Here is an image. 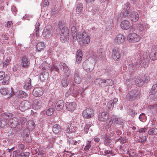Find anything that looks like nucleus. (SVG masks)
I'll use <instances>...</instances> for the list:
<instances>
[{
    "label": "nucleus",
    "mask_w": 157,
    "mask_h": 157,
    "mask_svg": "<svg viewBox=\"0 0 157 157\" xmlns=\"http://www.w3.org/2000/svg\"><path fill=\"white\" fill-rule=\"evenodd\" d=\"M101 50L100 49L98 51L97 53L99 57L101 58H102V57L104 56V53L102 52L101 51Z\"/></svg>",
    "instance_id": "64"
},
{
    "label": "nucleus",
    "mask_w": 157,
    "mask_h": 157,
    "mask_svg": "<svg viewBox=\"0 0 157 157\" xmlns=\"http://www.w3.org/2000/svg\"><path fill=\"white\" fill-rule=\"evenodd\" d=\"M157 108V104H156L149 105L147 107V108L150 110H151L152 109H153L155 108Z\"/></svg>",
    "instance_id": "62"
},
{
    "label": "nucleus",
    "mask_w": 157,
    "mask_h": 157,
    "mask_svg": "<svg viewBox=\"0 0 157 157\" xmlns=\"http://www.w3.org/2000/svg\"><path fill=\"white\" fill-rule=\"evenodd\" d=\"M54 109L53 108H50L48 109L46 111V114L48 116H51L52 115Z\"/></svg>",
    "instance_id": "55"
},
{
    "label": "nucleus",
    "mask_w": 157,
    "mask_h": 157,
    "mask_svg": "<svg viewBox=\"0 0 157 157\" xmlns=\"http://www.w3.org/2000/svg\"><path fill=\"white\" fill-rule=\"evenodd\" d=\"M21 65L22 67H27L29 64V61L27 57L26 56H23L21 58Z\"/></svg>",
    "instance_id": "28"
},
{
    "label": "nucleus",
    "mask_w": 157,
    "mask_h": 157,
    "mask_svg": "<svg viewBox=\"0 0 157 157\" xmlns=\"http://www.w3.org/2000/svg\"><path fill=\"white\" fill-rule=\"evenodd\" d=\"M13 114L11 113H5L1 114L0 113V127H2L1 123L2 121H5L6 119L11 118Z\"/></svg>",
    "instance_id": "12"
},
{
    "label": "nucleus",
    "mask_w": 157,
    "mask_h": 157,
    "mask_svg": "<svg viewBox=\"0 0 157 157\" xmlns=\"http://www.w3.org/2000/svg\"><path fill=\"white\" fill-rule=\"evenodd\" d=\"M129 18L131 20L134 22H137L139 18V15L137 12L135 11L131 12Z\"/></svg>",
    "instance_id": "20"
},
{
    "label": "nucleus",
    "mask_w": 157,
    "mask_h": 157,
    "mask_svg": "<svg viewBox=\"0 0 157 157\" xmlns=\"http://www.w3.org/2000/svg\"><path fill=\"white\" fill-rule=\"evenodd\" d=\"M127 39L130 42H138L140 40V37L136 33H132L128 35Z\"/></svg>",
    "instance_id": "11"
},
{
    "label": "nucleus",
    "mask_w": 157,
    "mask_h": 157,
    "mask_svg": "<svg viewBox=\"0 0 157 157\" xmlns=\"http://www.w3.org/2000/svg\"><path fill=\"white\" fill-rule=\"evenodd\" d=\"M133 82L132 80L128 79L126 80V83L128 87H131L132 85V83Z\"/></svg>",
    "instance_id": "60"
},
{
    "label": "nucleus",
    "mask_w": 157,
    "mask_h": 157,
    "mask_svg": "<svg viewBox=\"0 0 157 157\" xmlns=\"http://www.w3.org/2000/svg\"><path fill=\"white\" fill-rule=\"evenodd\" d=\"M136 28L137 30L140 32L141 34H143L144 31V28L143 25L141 24H136Z\"/></svg>",
    "instance_id": "35"
},
{
    "label": "nucleus",
    "mask_w": 157,
    "mask_h": 157,
    "mask_svg": "<svg viewBox=\"0 0 157 157\" xmlns=\"http://www.w3.org/2000/svg\"><path fill=\"white\" fill-rule=\"evenodd\" d=\"M63 100H61L58 101L56 104V109L58 111L61 110L64 106Z\"/></svg>",
    "instance_id": "26"
},
{
    "label": "nucleus",
    "mask_w": 157,
    "mask_h": 157,
    "mask_svg": "<svg viewBox=\"0 0 157 157\" xmlns=\"http://www.w3.org/2000/svg\"><path fill=\"white\" fill-rule=\"evenodd\" d=\"M45 47V45L43 42H38L36 46V49L39 52L43 51Z\"/></svg>",
    "instance_id": "32"
},
{
    "label": "nucleus",
    "mask_w": 157,
    "mask_h": 157,
    "mask_svg": "<svg viewBox=\"0 0 157 157\" xmlns=\"http://www.w3.org/2000/svg\"><path fill=\"white\" fill-rule=\"evenodd\" d=\"M123 11H130V4L129 3H126L124 6Z\"/></svg>",
    "instance_id": "47"
},
{
    "label": "nucleus",
    "mask_w": 157,
    "mask_h": 157,
    "mask_svg": "<svg viewBox=\"0 0 157 157\" xmlns=\"http://www.w3.org/2000/svg\"><path fill=\"white\" fill-rule=\"evenodd\" d=\"M43 6L44 7L47 6L49 3V0H43Z\"/></svg>",
    "instance_id": "58"
},
{
    "label": "nucleus",
    "mask_w": 157,
    "mask_h": 157,
    "mask_svg": "<svg viewBox=\"0 0 157 157\" xmlns=\"http://www.w3.org/2000/svg\"><path fill=\"white\" fill-rule=\"evenodd\" d=\"M21 151L18 150L13 151V156L15 157H21Z\"/></svg>",
    "instance_id": "46"
},
{
    "label": "nucleus",
    "mask_w": 157,
    "mask_h": 157,
    "mask_svg": "<svg viewBox=\"0 0 157 157\" xmlns=\"http://www.w3.org/2000/svg\"><path fill=\"white\" fill-rule=\"evenodd\" d=\"M118 99L114 98L113 100H111L108 103L107 105V110L110 111L112 110L113 108L114 104H116L118 101Z\"/></svg>",
    "instance_id": "18"
},
{
    "label": "nucleus",
    "mask_w": 157,
    "mask_h": 157,
    "mask_svg": "<svg viewBox=\"0 0 157 157\" xmlns=\"http://www.w3.org/2000/svg\"><path fill=\"white\" fill-rule=\"evenodd\" d=\"M59 66L62 70V71L66 74L69 71V68L67 65L64 63H61L59 64Z\"/></svg>",
    "instance_id": "33"
},
{
    "label": "nucleus",
    "mask_w": 157,
    "mask_h": 157,
    "mask_svg": "<svg viewBox=\"0 0 157 157\" xmlns=\"http://www.w3.org/2000/svg\"><path fill=\"white\" fill-rule=\"evenodd\" d=\"M78 39H79V43L82 45H86L90 42L89 35L87 33L83 32L82 33H79Z\"/></svg>",
    "instance_id": "4"
},
{
    "label": "nucleus",
    "mask_w": 157,
    "mask_h": 157,
    "mask_svg": "<svg viewBox=\"0 0 157 157\" xmlns=\"http://www.w3.org/2000/svg\"><path fill=\"white\" fill-rule=\"evenodd\" d=\"M43 92L41 88H36L33 90V94L35 97H40L43 94Z\"/></svg>",
    "instance_id": "19"
},
{
    "label": "nucleus",
    "mask_w": 157,
    "mask_h": 157,
    "mask_svg": "<svg viewBox=\"0 0 157 157\" xmlns=\"http://www.w3.org/2000/svg\"><path fill=\"white\" fill-rule=\"evenodd\" d=\"M92 125V123L91 122H89L86 124L84 127V131L86 132H88L89 128Z\"/></svg>",
    "instance_id": "49"
},
{
    "label": "nucleus",
    "mask_w": 157,
    "mask_h": 157,
    "mask_svg": "<svg viewBox=\"0 0 157 157\" xmlns=\"http://www.w3.org/2000/svg\"><path fill=\"white\" fill-rule=\"evenodd\" d=\"M69 35H64L61 34L60 38V40L63 43H65L68 40Z\"/></svg>",
    "instance_id": "36"
},
{
    "label": "nucleus",
    "mask_w": 157,
    "mask_h": 157,
    "mask_svg": "<svg viewBox=\"0 0 157 157\" xmlns=\"http://www.w3.org/2000/svg\"><path fill=\"white\" fill-rule=\"evenodd\" d=\"M149 58L152 60L157 59V46L152 47L151 53L149 55Z\"/></svg>",
    "instance_id": "14"
},
{
    "label": "nucleus",
    "mask_w": 157,
    "mask_h": 157,
    "mask_svg": "<svg viewBox=\"0 0 157 157\" xmlns=\"http://www.w3.org/2000/svg\"><path fill=\"white\" fill-rule=\"evenodd\" d=\"M51 26H48L46 27L43 30L42 37L45 38H48L52 36L53 32L52 30L50 28Z\"/></svg>",
    "instance_id": "8"
},
{
    "label": "nucleus",
    "mask_w": 157,
    "mask_h": 157,
    "mask_svg": "<svg viewBox=\"0 0 157 157\" xmlns=\"http://www.w3.org/2000/svg\"><path fill=\"white\" fill-rule=\"evenodd\" d=\"M71 31L72 33V36L75 40L78 39V34L79 33H77V28L75 26H72L71 28Z\"/></svg>",
    "instance_id": "22"
},
{
    "label": "nucleus",
    "mask_w": 157,
    "mask_h": 157,
    "mask_svg": "<svg viewBox=\"0 0 157 157\" xmlns=\"http://www.w3.org/2000/svg\"><path fill=\"white\" fill-rule=\"evenodd\" d=\"M31 107L30 103L28 101L24 100L22 101L19 106V109L21 111H23L25 110L28 109Z\"/></svg>",
    "instance_id": "7"
},
{
    "label": "nucleus",
    "mask_w": 157,
    "mask_h": 157,
    "mask_svg": "<svg viewBox=\"0 0 157 157\" xmlns=\"http://www.w3.org/2000/svg\"><path fill=\"white\" fill-rule=\"evenodd\" d=\"M148 54H143V57H142L141 60L139 62V66L145 67L147 66V63L149 61Z\"/></svg>",
    "instance_id": "6"
},
{
    "label": "nucleus",
    "mask_w": 157,
    "mask_h": 157,
    "mask_svg": "<svg viewBox=\"0 0 157 157\" xmlns=\"http://www.w3.org/2000/svg\"><path fill=\"white\" fill-rule=\"evenodd\" d=\"M61 126L58 124H56L53 126L52 131L55 133H58L61 131Z\"/></svg>",
    "instance_id": "30"
},
{
    "label": "nucleus",
    "mask_w": 157,
    "mask_h": 157,
    "mask_svg": "<svg viewBox=\"0 0 157 157\" xmlns=\"http://www.w3.org/2000/svg\"><path fill=\"white\" fill-rule=\"evenodd\" d=\"M33 106L36 109H39L42 106V102L40 100H35L34 102Z\"/></svg>",
    "instance_id": "29"
},
{
    "label": "nucleus",
    "mask_w": 157,
    "mask_h": 157,
    "mask_svg": "<svg viewBox=\"0 0 157 157\" xmlns=\"http://www.w3.org/2000/svg\"><path fill=\"white\" fill-rule=\"evenodd\" d=\"M146 137L145 136L140 137L138 140V142L142 143H144L146 141Z\"/></svg>",
    "instance_id": "56"
},
{
    "label": "nucleus",
    "mask_w": 157,
    "mask_h": 157,
    "mask_svg": "<svg viewBox=\"0 0 157 157\" xmlns=\"http://www.w3.org/2000/svg\"><path fill=\"white\" fill-rule=\"evenodd\" d=\"M105 80L100 78H97L94 81L95 84L100 87L104 86L105 83Z\"/></svg>",
    "instance_id": "23"
},
{
    "label": "nucleus",
    "mask_w": 157,
    "mask_h": 157,
    "mask_svg": "<svg viewBox=\"0 0 157 157\" xmlns=\"http://www.w3.org/2000/svg\"><path fill=\"white\" fill-rule=\"evenodd\" d=\"M111 140L107 135H105L104 140V144L106 145H110L111 144Z\"/></svg>",
    "instance_id": "39"
},
{
    "label": "nucleus",
    "mask_w": 157,
    "mask_h": 157,
    "mask_svg": "<svg viewBox=\"0 0 157 157\" xmlns=\"http://www.w3.org/2000/svg\"><path fill=\"white\" fill-rule=\"evenodd\" d=\"M117 48H114L112 51L113 58L114 60L117 61L121 57V54Z\"/></svg>",
    "instance_id": "15"
},
{
    "label": "nucleus",
    "mask_w": 157,
    "mask_h": 157,
    "mask_svg": "<svg viewBox=\"0 0 157 157\" xmlns=\"http://www.w3.org/2000/svg\"><path fill=\"white\" fill-rule=\"evenodd\" d=\"M29 153L28 152L23 153L21 152V157H29Z\"/></svg>",
    "instance_id": "61"
},
{
    "label": "nucleus",
    "mask_w": 157,
    "mask_h": 157,
    "mask_svg": "<svg viewBox=\"0 0 157 157\" xmlns=\"http://www.w3.org/2000/svg\"><path fill=\"white\" fill-rule=\"evenodd\" d=\"M40 77L41 81L44 82L48 78V74L47 72H42L40 75Z\"/></svg>",
    "instance_id": "34"
},
{
    "label": "nucleus",
    "mask_w": 157,
    "mask_h": 157,
    "mask_svg": "<svg viewBox=\"0 0 157 157\" xmlns=\"http://www.w3.org/2000/svg\"><path fill=\"white\" fill-rule=\"evenodd\" d=\"M125 39L124 36L123 35L120 34L115 37L114 42L116 44H121L124 43Z\"/></svg>",
    "instance_id": "16"
},
{
    "label": "nucleus",
    "mask_w": 157,
    "mask_h": 157,
    "mask_svg": "<svg viewBox=\"0 0 157 157\" xmlns=\"http://www.w3.org/2000/svg\"><path fill=\"white\" fill-rule=\"evenodd\" d=\"M91 141H88L86 142V146L84 148V150L87 151L89 149L91 146Z\"/></svg>",
    "instance_id": "52"
},
{
    "label": "nucleus",
    "mask_w": 157,
    "mask_h": 157,
    "mask_svg": "<svg viewBox=\"0 0 157 157\" xmlns=\"http://www.w3.org/2000/svg\"><path fill=\"white\" fill-rule=\"evenodd\" d=\"M148 133L151 135L156 134L157 133V128H151L148 130Z\"/></svg>",
    "instance_id": "41"
},
{
    "label": "nucleus",
    "mask_w": 157,
    "mask_h": 157,
    "mask_svg": "<svg viewBox=\"0 0 157 157\" xmlns=\"http://www.w3.org/2000/svg\"><path fill=\"white\" fill-rule=\"evenodd\" d=\"M0 93L2 94L6 95L8 94L9 91L7 88H2L0 89Z\"/></svg>",
    "instance_id": "48"
},
{
    "label": "nucleus",
    "mask_w": 157,
    "mask_h": 157,
    "mask_svg": "<svg viewBox=\"0 0 157 157\" xmlns=\"http://www.w3.org/2000/svg\"><path fill=\"white\" fill-rule=\"evenodd\" d=\"M19 120L17 117H13L12 118H10L6 119L5 121H2L1 123L2 128L10 127L12 128H15L19 124Z\"/></svg>",
    "instance_id": "2"
},
{
    "label": "nucleus",
    "mask_w": 157,
    "mask_h": 157,
    "mask_svg": "<svg viewBox=\"0 0 157 157\" xmlns=\"http://www.w3.org/2000/svg\"><path fill=\"white\" fill-rule=\"evenodd\" d=\"M36 154L38 157H42L44 155V153L41 151L40 149H39V151H36L35 152L33 153V155Z\"/></svg>",
    "instance_id": "53"
},
{
    "label": "nucleus",
    "mask_w": 157,
    "mask_h": 157,
    "mask_svg": "<svg viewBox=\"0 0 157 157\" xmlns=\"http://www.w3.org/2000/svg\"><path fill=\"white\" fill-rule=\"evenodd\" d=\"M61 83L62 86L64 87L67 86L68 84L67 80L64 79L62 80Z\"/></svg>",
    "instance_id": "57"
},
{
    "label": "nucleus",
    "mask_w": 157,
    "mask_h": 157,
    "mask_svg": "<svg viewBox=\"0 0 157 157\" xmlns=\"http://www.w3.org/2000/svg\"><path fill=\"white\" fill-rule=\"evenodd\" d=\"M72 93L74 95V96H77L78 95L80 94L79 90H76L75 88H74L72 90Z\"/></svg>",
    "instance_id": "59"
},
{
    "label": "nucleus",
    "mask_w": 157,
    "mask_h": 157,
    "mask_svg": "<svg viewBox=\"0 0 157 157\" xmlns=\"http://www.w3.org/2000/svg\"><path fill=\"white\" fill-rule=\"evenodd\" d=\"M61 34L64 35H69V31L67 27L64 26L62 28Z\"/></svg>",
    "instance_id": "40"
},
{
    "label": "nucleus",
    "mask_w": 157,
    "mask_h": 157,
    "mask_svg": "<svg viewBox=\"0 0 157 157\" xmlns=\"http://www.w3.org/2000/svg\"><path fill=\"white\" fill-rule=\"evenodd\" d=\"M65 106L67 110L70 111H73L76 107V104L74 102L71 103L67 102L65 103Z\"/></svg>",
    "instance_id": "17"
},
{
    "label": "nucleus",
    "mask_w": 157,
    "mask_h": 157,
    "mask_svg": "<svg viewBox=\"0 0 157 157\" xmlns=\"http://www.w3.org/2000/svg\"><path fill=\"white\" fill-rule=\"evenodd\" d=\"M83 8V6L82 3L78 4L77 5V8L76 9L77 12L78 14L80 13L82 10Z\"/></svg>",
    "instance_id": "43"
},
{
    "label": "nucleus",
    "mask_w": 157,
    "mask_h": 157,
    "mask_svg": "<svg viewBox=\"0 0 157 157\" xmlns=\"http://www.w3.org/2000/svg\"><path fill=\"white\" fill-rule=\"evenodd\" d=\"M128 113L132 117H134L137 114V112L135 110L131 109L128 110Z\"/></svg>",
    "instance_id": "50"
},
{
    "label": "nucleus",
    "mask_w": 157,
    "mask_h": 157,
    "mask_svg": "<svg viewBox=\"0 0 157 157\" xmlns=\"http://www.w3.org/2000/svg\"><path fill=\"white\" fill-rule=\"evenodd\" d=\"M130 11H123L122 13L123 17H127L129 18L130 15V13H129Z\"/></svg>",
    "instance_id": "51"
},
{
    "label": "nucleus",
    "mask_w": 157,
    "mask_h": 157,
    "mask_svg": "<svg viewBox=\"0 0 157 157\" xmlns=\"http://www.w3.org/2000/svg\"><path fill=\"white\" fill-rule=\"evenodd\" d=\"M105 83L104 86H112L113 84V81L111 79L105 80Z\"/></svg>",
    "instance_id": "45"
},
{
    "label": "nucleus",
    "mask_w": 157,
    "mask_h": 157,
    "mask_svg": "<svg viewBox=\"0 0 157 157\" xmlns=\"http://www.w3.org/2000/svg\"><path fill=\"white\" fill-rule=\"evenodd\" d=\"M17 97L20 98H25L27 97V94L22 90H19L17 93Z\"/></svg>",
    "instance_id": "37"
},
{
    "label": "nucleus",
    "mask_w": 157,
    "mask_h": 157,
    "mask_svg": "<svg viewBox=\"0 0 157 157\" xmlns=\"http://www.w3.org/2000/svg\"><path fill=\"white\" fill-rule=\"evenodd\" d=\"M82 53L80 51L78 50L76 54V62L78 64L79 63L82 59Z\"/></svg>",
    "instance_id": "31"
},
{
    "label": "nucleus",
    "mask_w": 157,
    "mask_h": 157,
    "mask_svg": "<svg viewBox=\"0 0 157 157\" xmlns=\"http://www.w3.org/2000/svg\"><path fill=\"white\" fill-rule=\"evenodd\" d=\"M10 76L7 74H5L4 72L0 71V81L2 80V83L3 85H6L8 84Z\"/></svg>",
    "instance_id": "10"
},
{
    "label": "nucleus",
    "mask_w": 157,
    "mask_h": 157,
    "mask_svg": "<svg viewBox=\"0 0 157 157\" xmlns=\"http://www.w3.org/2000/svg\"><path fill=\"white\" fill-rule=\"evenodd\" d=\"M140 92L136 89H132L127 94L126 98L129 101H134L135 99L140 98Z\"/></svg>",
    "instance_id": "3"
},
{
    "label": "nucleus",
    "mask_w": 157,
    "mask_h": 157,
    "mask_svg": "<svg viewBox=\"0 0 157 157\" xmlns=\"http://www.w3.org/2000/svg\"><path fill=\"white\" fill-rule=\"evenodd\" d=\"M82 115L84 117L87 119L91 118L94 116L93 110L90 108H86L83 111Z\"/></svg>",
    "instance_id": "9"
},
{
    "label": "nucleus",
    "mask_w": 157,
    "mask_h": 157,
    "mask_svg": "<svg viewBox=\"0 0 157 157\" xmlns=\"http://www.w3.org/2000/svg\"><path fill=\"white\" fill-rule=\"evenodd\" d=\"M113 123L121 124L123 123V120L121 118L117 117H114L112 119H109L106 122L107 128H110Z\"/></svg>",
    "instance_id": "5"
},
{
    "label": "nucleus",
    "mask_w": 157,
    "mask_h": 157,
    "mask_svg": "<svg viewBox=\"0 0 157 157\" xmlns=\"http://www.w3.org/2000/svg\"><path fill=\"white\" fill-rule=\"evenodd\" d=\"M128 62V65L132 67H133L134 69L137 68L138 67V62L137 61H136V59L135 60L134 59H132V60H129Z\"/></svg>",
    "instance_id": "27"
},
{
    "label": "nucleus",
    "mask_w": 157,
    "mask_h": 157,
    "mask_svg": "<svg viewBox=\"0 0 157 157\" xmlns=\"http://www.w3.org/2000/svg\"><path fill=\"white\" fill-rule=\"evenodd\" d=\"M98 59V55L93 52L91 59L84 61L82 65L83 69L87 72H91L94 69L95 63Z\"/></svg>",
    "instance_id": "1"
},
{
    "label": "nucleus",
    "mask_w": 157,
    "mask_h": 157,
    "mask_svg": "<svg viewBox=\"0 0 157 157\" xmlns=\"http://www.w3.org/2000/svg\"><path fill=\"white\" fill-rule=\"evenodd\" d=\"M98 120L102 121H106L109 120V119H111L109 118V114L106 112H103L101 113H99L98 116Z\"/></svg>",
    "instance_id": "13"
},
{
    "label": "nucleus",
    "mask_w": 157,
    "mask_h": 157,
    "mask_svg": "<svg viewBox=\"0 0 157 157\" xmlns=\"http://www.w3.org/2000/svg\"><path fill=\"white\" fill-rule=\"evenodd\" d=\"M121 27L123 29L127 30L130 28V24L128 21L124 20L121 22Z\"/></svg>",
    "instance_id": "21"
},
{
    "label": "nucleus",
    "mask_w": 157,
    "mask_h": 157,
    "mask_svg": "<svg viewBox=\"0 0 157 157\" xmlns=\"http://www.w3.org/2000/svg\"><path fill=\"white\" fill-rule=\"evenodd\" d=\"M74 80L75 82L77 84H79L81 82V79L80 77L78 72L77 71H75L74 76Z\"/></svg>",
    "instance_id": "24"
},
{
    "label": "nucleus",
    "mask_w": 157,
    "mask_h": 157,
    "mask_svg": "<svg viewBox=\"0 0 157 157\" xmlns=\"http://www.w3.org/2000/svg\"><path fill=\"white\" fill-rule=\"evenodd\" d=\"M51 72L56 71L59 73V69L57 66L55 65H53L51 68Z\"/></svg>",
    "instance_id": "54"
},
{
    "label": "nucleus",
    "mask_w": 157,
    "mask_h": 157,
    "mask_svg": "<svg viewBox=\"0 0 157 157\" xmlns=\"http://www.w3.org/2000/svg\"><path fill=\"white\" fill-rule=\"evenodd\" d=\"M118 141H119L120 143L121 144H124L126 143L127 141V140L125 139H124L122 137L120 138L118 140Z\"/></svg>",
    "instance_id": "63"
},
{
    "label": "nucleus",
    "mask_w": 157,
    "mask_h": 157,
    "mask_svg": "<svg viewBox=\"0 0 157 157\" xmlns=\"http://www.w3.org/2000/svg\"><path fill=\"white\" fill-rule=\"evenodd\" d=\"M77 128L74 124H69L66 130V132L68 133L74 132H75Z\"/></svg>",
    "instance_id": "25"
},
{
    "label": "nucleus",
    "mask_w": 157,
    "mask_h": 157,
    "mask_svg": "<svg viewBox=\"0 0 157 157\" xmlns=\"http://www.w3.org/2000/svg\"><path fill=\"white\" fill-rule=\"evenodd\" d=\"M136 82L139 86H142L144 83V80L140 78H137L136 80Z\"/></svg>",
    "instance_id": "44"
},
{
    "label": "nucleus",
    "mask_w": 157,
    "mask_h": 157,
    "mask_svg": "<svg viewBox=\"0 0 157 157\" xmlns=\"http://www.w3.org/2000/svg\"><path fill=\"white\" fill-rule=\"evenodd\" d=\"M157 91V83L154 85L152 86L150 92V94L151 95H153L155 94Z\"/></svg>",
    "instance_id": "42"
},
{
    "label": "nucleus",
    "mask_w": 157,
    "mask_h": 157,
    "mask_svg": "<svg viewBox=\"0 0 157 157\" xmlns=\"http://www.w3.org/2000/svg\"><path fill=\"white\" fill-rule=\"evenodd\" d=\"M31 79L30 78H28L27 82H25V84L24 86V88L26 89H29L31 88Z\"/></svg>",
    "instance_id": "38"
}]
</instances>
